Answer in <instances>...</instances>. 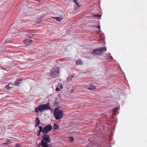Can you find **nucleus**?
Instances as JSON below:
<instances>
[{"label": "nucleus", "instance_id": "72a5a7b5", "mask_svg": "<svg viewBox=\"0 0 147 147\" xmlns=\"http://www.w3.org/2000/svg\"><path fill=\"white\" fill-rule=\"evenodd\" d=\"M40 134L38 133L37 134V136H40Z\"/></svg>", "mask_w": 147, "mask_h": 147}, {"label": "nucleus", "instance_id": "6ab92c4d", "mask_svg": "<svg viewBox=\"0 0 147 147\" xmlns=\"http://www.w3.org/2000/svg\"><path fill=\"white\" fill-rule=\"evenodd\" d=\"M36 123H37V124H39L40 123V120L39 118L37 117L36 119Z\"/></svg>", "mask_w": 147, "mask_h": 147}, {"label": "nucleus", "instance_id": "c9c22d12", "mask_svg": "<svg viewBox=\"0 0 147 147\" xmlns=\"http://www.w3.org/2000/svg\"><path fill=\"white\" fill-rule=\"evenodd\" d=\"M37 147H40L38 145V146Z\"/></svg>", "mask_w": 147, "mask_h": 147}, {"label": "nucleus", "instance_id": "1a4fd4ad", "mask_svg": "<svg viewBox=\"0 0 147 147\" xmlns=\"http://www.w3.org/2000/svg\"><path fill=\"white\" fill-rule=\"evenodd\" d=\"M32 42V40L28 38H26L24 41V43L26 45H28L30 44Z\"/></svg>", "mask_w": 147, "mask_h": 147}, {"label": "nucleus", "instance_id": "f03ea898", "mask_svg": "<svg viewBox=\"0 0 147 147\" xmlns=\"http://www.w3.org/2000/svg\"><path fill=\"white\" fill-rule=\"evenodd\" d=\"M107 51L106 48L105 47L99 49H96L92 50V54L94 55H100L103 54Z\"/></svg>", "mask_w": 147, "mask_h": 147}, {"label": "nucleus", "instance_id": "9b49d317", "mask_svg": "<svg viewBox=\"0 0 147 147\" xmlns=\"http://www.w3.org/2000/svg\"><path fill=\"white\" fill-rule=\"evenodd\" d=\"M27 23V22L26 21H22L21 22H19V24L17 25V26L18 27H20L21 26H24L25 25H26L27 24L26 23Z\"/></svg>", "mask_w": 147, "mask_h": 147}, {"label": "nucleus", "instance_id": "4be33fe9", "mask_svg": "<svg viewBox=\"0 0 147 147\" xmlns=\"http://www.w3.org/2000/svg\"><path fill=\"white\" fill-rule=\"evenodd\" d=\"M73 77V76H69L67 78V80L69 82H70L71 80V78Z\"/></svg>", "mask_w": 147, "mask_h": 147}, {"label": "nucleus", "instance_id": "5701e85b", "mask_svg": "<svg viewBox=\"0 0 147 147\" xmlns=\"http://www.w3.org/2000/svg\"><path fill=\"white\" fill-rule=\"evenodd\" d=\"M75 4L77 5V6H79L77 0H73Z\"/></svg>", "mask_w": 147, "mask_h": 147}, {"label": "nucleus", "instance_id": "f257e3e1", "mask_svg": "<svg viewBox=\"0 0 147 147\" xmlns=\"http://www.w3.org/2000/svg\"><path fill=\"white\" fill-rule=\"evenodd\" d=\"M49 103L45 104H41L39 105L38 107H36L35 109V111L36 113H38L39 111L42 112L43 111L45 110H49L51 109V108L49 106Z\"/></svg>", "mask_w": 147, "mask_h": 147}, {"label": "nucleus", "instance_id": "393cba45", "mask_svg": "<svg viewBox=\"0 0 147 147\" xmlns=\"http://www.w3.org/2000/svg\"><path fill=\"white\" fill-rule=\"evenodd\" d=\"M16 147H21V146L20 143H18L15 145Z\"/></svg>", "mask_w": 147, "mask_h": 147}, {"label": "nucleus", "instance_id": "e433bc0d", "mask_svg": "<svg viewBox=\"0 0 147 147\" xmlns=\"http://www.w3.org/2000/svg\"><path fill=\"white\" fill-rule=\"evenodd\" d=\"M36 1H38L39 0H35Z\"/></svg>", "mask_w": 147, "mask_h": 147}, {"label": "nucleus", "instance_id": "9d476101", "mask_svg": "<svg viewBox=\"0 0 147 147\" xmlns=\"http://www.w3.org/2000/svg\"><path fill=\"white\" fill-rule=\"evenodd\" d=\"M88 88L89 90H93L95 88V86L92 84H90L89 86H88Z\"/></svg>", "mask_w": 147, "mask_h": 147}, {"label": "nucleus", "instance_id": "6e6552de", "mask_svg": "<svg viewBox=\"0 0 147 147\" xmlns=\"http://www.w3.org/2000/svg\"><path fill=\"white\" fill-rule=\"evenodd\" d=\"M22 80V79L21 78L17 79L14 82L15 85L18 86Z\"/></svg>", "mask_w": 147, "mask_h": 147}, {"label": "nucleus", "instance_id": "ddd939ff", "mask_svg": "<svg viewBox=\"0 0 147 147\" xmlns=\"http://www.w3.org/2000/svg\"><path fill=\"white\" fill-rule=\"evenodd\" d=\"M13 86V84L12 83H10L9 84L6 85V88L7 89L9 90L11 88H12Z\"/></svg>", "mask_w": 147, "mask_h": 147}, {"label": "nucleus", "instance_id": "423d86ee", "mask_svg": "<svg viewBox=\"0 0 147 147\" xmlns=\"http://www.w3.org/2000/svg\"><path fill=\"white\" fill-rule=\"evenodd\" d=\"M42 138L45 142L47 143L50 142L51 141L49 136L47 135V134L44 135V136H43L42 137Z\"/></svg>", "mask_w": 147, "mask_h": 147}, {"label": "nucleus", "instance_id": "bb28decb", "mask_svg": "<svg viewBox=\"0 0 147 147\" xmlns=\"http://www.w3.org/2000/svg\"><path fill=\"white\" fill-rule=\"evenodd\" d=\"M32 36L35 38L37 37V36L36 34H33L32 35Z\"/></svg>", "mask_w": 147, "mask_h": 147}, {"label": "nucleus", "instance_id": "f3484780", "mask_svg": "<svg viewBox=\"0 0 147 147\" xmlns=\"http://www.w3.org/2000/svg\"><path fill=\"white\" fill-rule=\"evenodd\" d=\"M107 56L109 58V59H110V60H111L113 59V57L111 56V54L110 53H107Z\"/></svg>", "mask_w": 147, "mask_h": 147}, {"label": "nucleus", "instance_id": "7ed1b4c3", "mask_svg": "<svg viewBox=\"0 0 147 147\" xmlns=\"http://www.w3.org/2000/svg\"><path fill=\"white\" fill-rule=\"evenodd\" d=\"M54 117L56 120H59L61 119L63 114L62 111L56 108L54 111Z\"/></svg>", "mask_w": 147, "mask_h": 147}, {"label": "nucleus", "instance_id": "412c9836", "mask_svg": "<svg viewBox=\"0 0 147 147\" xmlns=\"http://www.w3.org/2000/svg\"><path fill=\"white\" fill-rule=\"evenodd\" d=\"M69 141L72 142L74 141V138L73 137H69Z\"/></svg>", "mask_w": 147, "mask_h": 147}, {"label": "nucleus", "instance_id": "a211bd4d", "mask_svg": "<svg viewBox=\"0 0 147 147\" xmlns=\"http://www.w3.org/2000/svg\"><path fill=\"white\" fill-rule=\"evenodd\" d=\"M76 63L78 65H81L82 64V62L80 60H79L76 61Z\"/></svg>", "mask_w": 147, "mask_h": 147}, {"label": "nucleus", "instance_id": "f8f14e48", "mask_svg": "<svg viewBox=\"0 0 147 147\" xmlns=\"http://www.w3.org/2000/svg\"><path fill=\"white\" fill-rule=\"evenodd\" d=\"M118 112V108H115L114 109L112 110L113 115H116L117 113Z\"/></svg>", "mask_w": 147, "mask_h": 147}, {"label": "nucleus", "instance_id": "4c0bfd02", "mask_svg": "<svg viewBox=\"0 0 147 147\" xmlns=\"http://www.w3.org/2000/svg\"><path fill=\"white\" fill-rule=\"evenodd\" d=\"M56 105V104H55V105Z\"/></svg>", "mask_w": 147, "mask_h": 147}, {"label": "nucleus", "instance_id": "20e7f679", "mask_svg": "<svg viewBox=\"0 0 147 147\" xmlns=\"http://www.w3.org/2000/svg\"><path fill=\"white\" fill-rule=\"evenodd\" d=\"M59 69L58 67H55L51 71L50 76L53 78H57L59 76Z\"/></svg>", "mask_w": 147, "mask_h": 147}, {"label": "nucleus", "instance_id": "a878e982", "mask_svg": "<svg viewBox=\"0 0 147 147\" xmlns=\"http://www.w3.org/2000/svg\"><path fill=\"white\" fill-rule=\"evenodd\" d=\"M94 17H97L99 18V17H101V16L100 15H97V14H94Z\"/></svg>", "mask_w": 147, "mask_h": 147}, {"label": "nucleus", "instance_id": "c85d7f7f", "mask_svg": "<svg viewBox=\"0 0 147 147\" xmlns=\"http://www.w3.org/2000/svg\"><path fill=\"white\" fill-rule=\"evenodd\" d=\"M62 84H59V86L61 88V89H62L63 88V87L62 86Z\"/></svg>", "mask_w": 147, "mask_h": 147}, {"label": "nucleus", "instance_id": "0eeeda50", "mask_svg": "<svg viewBox=\"0 0 147 147\" xmlns=\"http://www.w3.org/2000/svg\"><path fill=\"white\" fill-rule=\"evenodd\" d=\"M48 144L47 142H45L44 140H41V142L39 144L38 146L40 145L42 147H48Z\"/></svg>", "mask_w": 147, "mask_h": 147}, {"label": "nucleus", "instance_id": "7c9ffc66", "mask_svg": "<svg viewBox=\"0 0 147 147\" xmlns=\"http://www.w3.org/2000/svg\"><path fill=\"white\" fill-rule=\"evenodd\" d=\"M48 147H53V146L51 144L48 145Z\"/></svg>", "mask_w": 147, "mask_h": 147}, {"label": "nucleus", "instance_id": "b1692460", "mask_svg": "<svg viewBox=\"0 0 147 147\" xmlns=\"http://www.w3.org/2000/svg\"><path fill=\"white\" fill-rule=\"evenodd\" d=\"M6 142H7V143H9V144L11 143L10 140L8 139H7V140H6Z\"/></svg>", "mask_w": 147, "mask_h": 147}, {"label": "nucleus", "instance_id": "f704fd0d", "mask_svg": "<svg viewBox=\"0 0 147 147\" xmlns=\"http://www.w3.org/2000/svg\"><path fill=\"white\" fill-rule=\"evenodd\" d=\"M45 53V54H47V55H49V53Z\"/></svg>", "mask_w": 147, "mask_h": 147}, {"label": "nucleus", "instance_id": "2eb2a0df", "mask_svg": "<svg viewBox=\"0 0 147 147\" xmlns=\"http://www.w3.org/2000/svg\"><path fill=\"white\" fill-rule=\"evenodd\" d=\"M38 127L39 128V130L38 131V133L40 134V133L42 132V133L43 134V129L42 128V127L41 126H38Z\"/></svg>", "mask_w": 147, "mask_h": 147}, {"label": "nucleus", "instance_id": "aec40b11", "mask_svg": "<svg viewBox=\"0 0 147 147\" xmlns=\"http://www.w3.org/2000/svg\"><path fill=\"white\" fill-rule=\"evenodd\" d=\"M55 18L59 22H61L62 20V18H59L58 17H56Z\"/></svg>", "mask_w": 147, "mask_h": 147}, {"label": "nucleus", "instance_id": "dca6fc26", "mask_svg": "<svg viewBox=\"0 0 147 147\" xmlns=\"http://www.w3.org/2000/svg\"><path fill=\"white\" fill-rule=\"evenodd\" d=\"M42 19V17H40L37 19L36 21V23L39 24L40 23V21Z\"/></svg>", "mask_w": 147, "mask_h": 147}, {"label": "nucleus", "instance_id": "4468645a", "mask_svg": "<svg viewBox=\"0 0 147 147\" xmlns=\"http://www.w3.org/2000/svg\"><path fill=\"white\" fill-rule=\"evenodd\" d=\"M59 128V126L57 124L54 123L53 124V129L54 130H57Z\"/></svg>", "mask_w": 147, "mask_h": 147}, {"label": "nucleus", "instance_id": "cd10ccee", "mask_svg": "<svg viewBox=\"0 0 147 147\" xmlns=\"http://www.w3.org/2000/svg\"><path fill=\"white\" fill-rule=\"evenodd\" d=\"M60 90V88L59 87L55 89V90L57 91H59Z\"/></svg>", "mask_w": 147, "mask_h": 147}, {"label": "nucleus", "instance_id": "473e14b6", "mask_svg": "<svg viewBox=\"0 0 147 147\" xmlns=\"http://www.w3.org/2000/svg\"><path fill=\"white\" fill-rule=\"evenodd\" d=\"M39 124H37V123H36V124L35 125V127H36Z\"/></svg>", "mask_w": 147, "mask_h": 147}, {"label": "nucleus", "instance_id": "2f4dec72", "mask_svg": "<svg viewBox=\"0 0 147 147\" xmlns=\"http://www.w3.org/2000/svg\"><path fill=\"white\" fill-rule=\"evenodd\" d=\"M3 144H4V145H5V144H7V145H8L9 144V143H3Z\"/></svg>", "mask_w": 147, "mask_h": 147}, {"label": "nucleus", "instance_id": "c756f323", "mask_svg": "<svg viewBox=\"0 0 147 147\" xmlns=\"http://www.w3.org/2000/svg\"><path fill=\"white\" fill-rule=\"evenodd\" d=\"M97 28L99 29H100V25H98L97 26Z\"/></svg>", "mask_w": 147, "mask_h": 147}, {"label": "nucleus", "instance_id": "39448f33", "mask_svg": "<svg viewBox=\"0 0 147 147\" xmlns=\"http://www.w3.org/2000/svg\"><path fill=\"white\" fill-rule=\"evenodd\" d=\"M52 128L53 127L51 125L49 124L43 128V135L47 134L52 130Z\"/></svg>", "mask_w": 147, "mask_h": 147}]
</instances>
